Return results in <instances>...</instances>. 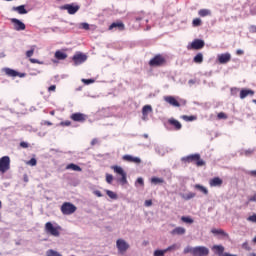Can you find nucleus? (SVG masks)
<instances>
[{"label":"nucleus","instance_id":"f257e3e1","mask_svg":"<svg viewBox=\"0 0 256 256\" xmlns=\"http://www.w3.org/2000/svg\"><path fill=\"white\" fill-rule=\"evenodd\" d=\"M187 253H190L192 256H208L209 248L205 246H196V247L187 246L184 248L183 254L187 255Z\"/></svg>","mask_w":256,"mask_h":256},{"label":"nucleus","instance_id":"f03ea898","mask_svg":"<svg viewBox=\"0 0 256 256\" xmlns=\"http://www.w3.org/2000/svg\"><path fill=\"white\" fill-rule=\"evenodd\" d=\"M110 169H112V171L115 173L118 183H121V185H126L127 173H125V170H123L121 166L117 165L111 166Z\"/></svg>","mask_w":256,"mask_h":256},{"label":"nucleus","instance_id":"7ed1b4c3","mask_svg":"<svg viewBox=\"0 0 256 256\" xmlns=\"http://www.w3.org/2000/svg\"><path fill=\"white\" fill-rule=\"evenodd\" d=\"M181 161H183L184 163H193L194 161H196V165L198 167H203V165H205V161L201 160V155L199 154H191L186 157H182Z\"/></svg>","mask_w":256,"mask_h":256},{"label":"nucleus","instance_id":"20e7f679","mask_svg":"<svg viewBox=\"0 0 256 256\" xmlns=\"http://www.w3.org/2000/svg\"><path fill=\"white\" fill-rule=\"evenodd\" d=\"M63 215H73L77 211V206L71 202H64L60 208Z\"/></svg>","mask_w":256,"mask_h":256},{"label":"nucleus","instance_id":"39448f33","mask_svg":"<svg viewBox=\"0 0 256 256\" xmlns=\"http://www.w3.org/2000/svg\"><path fill=\"white\" fill-rule=\"evenodd\" d=\"M61 230V227L57 226H53V223L51 222H47L45 224V231L49 234L52 235L53 237H59V235H61V233L59 232Z\"/></svg>","mask_w":256,"mask_h":256},{"label":"nucleus","instance_id":"423d86ee","mask_svg":"<svg viewBox=\"0 0 256 256\" xmlns=\"http://www.w3.org/2000/svg\"><path fill=\"white\" fill-rule=\"evenodd\" d=\"M11 169V158L3 156L0 158V173H7Z\"/></svg>","mask_w":256,"mask_h":256},{"label":"nucleus","instance_id":"0eeeda50","mask_svg":"<svg viewBox=\"0 0 256 256\" xmlns=\"http://www.w3.org/2000/svg\"><path fill=\"white\" fill-rule=\"evenodd\" d=\"M164 101L171 105L172 107H179L180 105H185V100H177L175 96H164Z\"/></svg>","mask_w":256,"mask_h":256},{"label":"nucleus","instance_id":"6e6552de","mask_svg":"<svg viewBox=\"0 0 256 256\" xmlns=\"http://www.w3.org/2000/svg\"><path fill=\"white\" fill-rule=\"evenodd\" d=\"M60 9L62 11H68L69 15H75V13H77V11H79L81 9V6H79L78 4H65L63 6H60Z\"/></svg>","mask_w":256,"mask_h":256},{"label":"nucleus","instance_id":"1a4fd4ad","mask_svg":"<svg viewBox=\"0 0 256 256\" xmlns=\"http://www.w3.org/2000/svg\"><path fill=\"white\" fill-rule=\"evenodd\" d=\"M72 61L76 66L82 65V63H85V61H87V56L83 52H76L75 55L72 57Z\"/></svg>","mask_w":256,"mask_h":256},{"label":"nucleus","instance_id":"9d476101","mask_svg":"<svg viewBox=\"0 0 256 256\" xmlns=\"http://www.w3.org/2000/svg\"><path fill=\"white\" fill-rule=\"evenodd\" d=\"M70 119L76 123H85L87 121V115L81 112H76L71 114Z\"/></svg>","mask_w":256,"mask_h":256},{"label":"nucleus","instance_id":"9b49d317","mask_svg":"<svg viewBox=\"0 0 256 256\" xmlns=\"http://www.w3.org/2000/svg\"><path fill=\"white\" fill-rule=\"evenodd\" d=\"M217 61L220 63V65H226V63H229V61H231V53L226 52L218 54Z\"/></svg>","mask_w":256,"mask_h":256},{"label":"nucleus","instance_id":"f8f14e48","mask_svg":"<svg viewBox=\"0 0 256 256\" xmlns=\"http://www.w3.org/2000/svg\"><path fill=\"white\" fill-rule=\"evenodd\" d=\"M153 113V107L151 105H145L142 108V121H147L149 119V115Z\"/></svg>","mask_w":256,"mask_h":256},{"label":"nucleus","instance_id":"ddd939ff","mask_svg":"<svg viewBox=\"0 0 256 256\" xmlns=\"http://www.w3.org/2000/svg\"><path fill=\"white\" fill-rule=\"evenodd\" d=\"M205 47V41L201 39H195L190 45H188V49H203Z\"/></svg>","mask_w":256,"mask_h":256},{"label":"nucleus","instance_id":"4468645a","mask_svg":"<svg viewBox=\"0 0 256 256\" xmlns=\"http://www.w3.org/2000/svg\"><path fill=\"white\" fill-rule=\"evenodd\" d=\"M116 247H117L119 253H125V251H127V249H129V245H127V242H125V240H123V239L117 240Z\"/></svg>","mask_w":256,"mask_h":256},{"label":"nucleus","instance_id":"2eb2a0df","mask_svg":"<svg viewBox=\"0 0 256 256\" xmlns=\"http://www.w3.org/2000/svg\"><path fill=\"white\" fill-rule=\"evenodd\" d=\"M3 71L8 77H25V73H19L11 68H4Z\"/></svg>","mask_w":256,"mask_h":256},{"label":"nucleus","instance_id":"dca6fc26","mask_svg":"<svg viewBox=\"0 0 256 256\" xmlns=\"http://www.w3.org/2000/svg\"><path fill=\"white\" fill-rule=\"evenodd\" d=\"M11 23L14 24V29L16 31H25V23L21 22V20L12 18Z\"/></svg>","mask_w":256,"mask_h":256},{"label":"nucleus","instance_id":"f3484780","mask_svg":"<svg viewBox=\"0 0 256 256\" xmlns=\"http://www.w3.org/2000/svg\"><path fill=\"white\" fill-rule=\"evenodd\" d=\"M164 63H165V58H163V56L161 55L155 56L153 59L150 60V65L152 67L163 65Z\"/></svg>","mask_w":256,"mask_h":256},{"label":"nucleus","instance_id":"a211bd4d","mask_svg":"<svg viewBox=\"0 0 256 256\" xmlns=\"http://www.w3.org/2000/svg\"><path fill=\"white\" fill-rule=\"evenodd\" d=\"M113 29H117L118 31H124L125 30V24H123V22H113L109 26V31H113Z\"/></svg>","mask_w":256,"mask_h":256},{"label":"nucleus","instance_id":"6ab92c4d","mask_svg":"<svg viewBox=\"0 0 256 256\" xmlns=\"http://www.w3.org/2000/svg\"><path fill=\"white\" fill-rule=\"evenodd\" d=\"M210 187H221L223 185V180L219 177H214L209 181Z\"/></svg>","mask_w":256,"mask_h":256},{"label":"nucleus","instance_id":"aec40b11","mask_svg":"<svg viewBox=\"0 0 256 256\" xmlns=\"http://www.w3.org/2000/svg\"><path fill=\"white\" fill-rule=\"evenodd\" d=\"M169 125H172V127H174V129H176V131H181V128L183 127L181 125V122H179L178 120H175V118H170L168 120Z\"/></svg>","mask_w":256,"mask_h":256},{"label":"nucleus","instance_id":"412c9836","mask_svg":"<svg viewBox=\"0 0 256 256\" xmlns=\"http://www.w3.org/2000/svg\"><path fill=\"white\" fill-rule=\"evenodd\" d=\"M212 251H214V253H216L219 256H223L224 251H225V247H223L222 245H214L212 247Z\"/></svg>","mask_w":256,"mask_h":256},{"label":"nucleus","instance_id":"4be33fe9","mask_svg":"<svg viewBox=\"0 0 256 256\" xmlns=\"http://www.w3.org/2000/svg\"><path fill=\"white\" fill-rule=\"evenodd\" d=\"M249 95L253 96L255 95V92L249 89H243L240 91V99H245L246 97H249Z\"/></svg>","mask_w":256,"mask_h":256},{"label":"nucleus","instance_id":"5701e85b","mask_svg":"<svg viewBox=\"0 0 256 256\" xmlns=\"http://www.w3.org/2000/svg\"><path fill=\"white\" fill-rule=\"evenodd\" d=\"M54 57L58 59V61H65V59H67V53L62 52L61 50H57L54 54Z\"/></svg>","mask_w":256,"mask_h":256},{"label":"nucleus","instance_id":"b1692460","mask_svg":"<svg viewBox=\"0 0 256 256\" xmlns=\"http://www.w3.org/2000/svg\"><path fill=\"white\" fill-rule=\"evenodd\" d=\"M194 189H196L197 191H200V193H203V195H209V190L207 189V187L201 184H196L194 186Z\"/></svg>","mask_w":256,"mask_h":256},{"label":"nucleus","instance_id":"393cba45","mask_svg":"<svg viewBox=\"0 0 256 256\" xmlns=\"http://www.w3.org/2000/svg\"><path fill=\"white\" fill-rule=\"evenodd\" d=\"M12 11H17V13H19V15H27V9H25V5L13 7Z\"/></svg>","mask_w":256,"mask_h":256},{"label":"nucleus","instance_id":"a878e982","mask_svg":"<svg viewBox=\"0 0 256 256\" xmlns=\"http://www.w3.org/2000/svg\"><path fill=\"white\" fill-rule=\"evenodd\" d=\"M187 230L183 227H176L172 230L171 234L172 235H185Z\"/></svg>","mask_w":256,"mask_h":256},{"label":"nucleus","instance_id":"bb28decb","mask_svg":"<svg viewBox=\"0 0 256 256\" xmlns=\"http://www.w3.org/2000/svg\"><path fill=\"white\" fill-rule=\"evenodd\" d=\"M66 169L67 170H71V171H78V172H81L83 171V169L81 168V166L77 165V164H73V163H70L66 166Z\"/></svg>","mask_w":256,"mask_h":256},{"label":"nucleus","instance_id":"cd10ccee","mask_svg":"<svg viewBox=\"0 0 256 256\" xmlns=\"http://www.w3.org/2000/svg\"><path fill=\"white\" fill-rule=\"evenodd\" d=\"M143 18H141V17H136L135 19H131V23H134L133 25H132V27H133V29H139V27H141V20H142Z\"/></svg>","mask_w":256,"mask_h":256},{"label":"nucleus","instance_id":"c85d7f7f","mask_svg":"<svg viewBox=\"0 0 256 256\" xmlns=\"http://www.w3.org/2000/svg\"><path fill=\"white\" fill-rule=\"evenodd\" d=\"M150 181L152 185H161V183H165V180L163 178L158 177H152Z\"/></svg>","mask_w":256,"mask_h":256},{"label":"nucleus","instance_id":"c756f323","mask_svg":"<svg viewBox=\"0 0 256 256\" xmlns=\"http://www.w3.org/2000/svg\"><path fill=\"white\" fill-rule=\"evenodd\" d=\"M129 163H134V165H139L141 163V158L137 156L129 155Z\"/></svg>","mask_w":256,"mask_h":256},{"label":"nucleus","instance_id":"7c9ffc66","mask_svg":"<svg viewBox=\"0 0 256 256\" xmlns=\"http://www.w3.org/2000/svg\"><path fill=\"white\" fill-rule=\"evenodd\" d=\"M211 233H213V235H222V237H227V234L223 231V229L213 228Z\"/></svg>","mask_w":256,"mask_h":256},{"label":"nucleus","instance_id":"2f4dec72","mask_svg":"<svg viewBox=\"0 0 256 256\" xmlns=\"http://www.w3.org/2000/svg\"><path fill=\"white\" fill-rule=\"evenodd\" d=\"M198 15L200 17H207V16L211 15V10H209V9H201V10L198 11Z\"/></svg>","mask_w":256,"mask_h":256},{"label":"nucleus","instance_id":"473e14b6","mask_svg":"<svg viewBox=\"0 0 256 256\" xmlns=\"http://www.w3.org/2000/svg\"><path fill=\"white\" fill-rule=\"evenodd\" d=\"M194 63H198L201 64L203 63V54L202 53H198L194 59H193Z\"/></svg>","mask_w":256,"mask_h":256},{"label":"nucleus","instance_id":"72a5a7b5","mask_svg":"<svg viewBox=\"0 0 256 256\" xmlns=\"http://www.w3.org/2000/svg\"><path fill=\"white\" fill-rule=\"evenodd\" d=\"M254 150L248 149V150H241L240 155H245V157H251L253 155Z\"/></svg>","mask_w":256,"mask_h":256},{"label":"nucleus","instance_id":"f704fd0d","mask_svg":"<svg viewBox=\"0 0 256 256\" xmlns=\"http://www.w3.org/2000/svg\"><path fill=\"white\" fill-rule=\"evenodd\" d=\"M181 221H183V223H188L189 225L194 222L193 218L189 216H182Z\"/></svg>","mask_w":256,"mask_h":256},{"label":"nucleus","instance_id":"c9c22d12","mask_svg":"<svg viewBox=\"0 0 256 256\" xmlns=\"http://www.w3.org/2000/svg\"><path fill=\"white\" fill-rule=\"evenodd\" d=\"M179 245L178 244H172L171 246L167 247L165 249V252L168 253V251H177V249H179Z\"/></svg>","mask_w":256,"mask_h":256},{"label":"nucleus","instance_id":"e433bc0d","mask_svg":"<svg viewBox=\"0 0 256 256\" xmlns=\"http://www.w3.org/2000/svg\"><path fill=\"white\" fill-rule=\"evenodd\" d=\"M197 194H195V192H188L187 194H185L184 199L186 201H189L190 199H194V197H196Z\"/></svg>","mask_w":256,"mask_h":256},{"label":"nucleus","instance_id":"4c0bfd02","mask_svg":"<svg viewBox=\"0 0 256 256\" xmlns=\"http://www.w3.org/2000/svg\"><path fill=\"white\" fill-rule=\"evenodd\" d=\"M165 253H167L166 251H165V249L164 250H155L154 251V253H153V256H165Z\"/></svg>","mask_w":256,"mask_h":256},{"label":"nucleus","instance_id":"58836bf2","mask_svg":"<svg viewBox=\"0 0 256 256\" xmlns=\"http://www.w3.org/2000/svg\"><path fill=\"white\" fill-rule=\"evenodd\" d=\"M182 119H184V121H196L197 120V116H187V115H184V116H182Z\"/></svg>","mask_w":256,"mask_h":256},{"label":"nucleus","instance_id":"ea45409f","mask_svg":"<svg viewBox=\"0 0 256 256\" xmlns=\"http://www.w3.org/2000/svg\"><path fill=\"white\" fill-rule=\"evenodd\" d=\"M106 194L108 195V197H110V199H117V194H115V192L111 190H106Z\"/></svg>","mask_w":256,"mask_h":256},{"label":"nucleus","instance_id":"a19ab883","mask_svg":"<svg viewBox=\"0 0 256 256\" xmlns=\"http://www.w3.org/2000/svg\"><path fill=\"white\" fill-rule=\"evenodd\" d=\"M33 53H35V46H32L31 49L26 52V57H33Z\"/></svg>","mask_w":256,"mask_h":256},{"label":"nucleus","instance_id":"79ce46f5","mask_svg":"<svg viewBox=\"0 0 256 256\" xmlns=\"http://www.w3.org/2000/svg\"><path fill=\"white\" fill-rule=\"evenodd\" d=\"M135 185H136V187H139V185H140V187H143V185H145V182L143 181V178L142 177L138 178L136 180Z\"/></svg>","mask_w":256,"mask_h":256},{"label":"nucleus","instance_id":"37998d69","mask_svg":"<svg viewBox=\"0 0 256 256\" xmlns=\"http://www.w3.org/2000/svg\"><path fill=\"white\" fill-rule=\"evenodd\" d=\"M192 25H193V27H199V26L201 25V19L195 18V19L192 21Z\"/></svg>","mask_w":256,"mask_h":256},{"label":"nucleus","instance_id":"c03bdc74","mask_svg":"<svg viewBox=\"0 0 256 256\" xmlns=\"http://www.w3.org/2000/svg\"><path fill=\"white\" fill-rule=\"evenodd\" d=\"M106 182L111 185L113 183V175L111 174H106Z\"/></svg>","mask_w":256,"mask_h":256},{"label":"nucleus","instance_id":"a18cd8bd","mask_svg":"<svg viewBox=\"0 0 256 256\" xmlns=\"http://www.w3.org/2000/svg\"><path fill=\"white\" fill-rule=\"evenodd\" d=\"M247 221H249L250 223H256V214H253L252 216H249L247 218Z\"/></svg>","mask_w":256,"mask_h":256},{"label":"nucleus","instance_id":"49530a36","mask_svg":"<svg viewBox=\"0 0 256 256\" xmlns=\"http://www.w3.org/2000/svg\"><path fill=\"white\" fill-rule=\"evenodd\" d=\"M28 165H31V167H35V165H37V159L31 158L28 162Z\"/></svg>","mask_w":256,"mask_h":256},{"label":"nucleus","instance_id":"de8ad7c7","mask_svg":"<svg viewBox=\"0 0 256 256\" xmlns=\"http://www.w3.org/2000/svg\"><path fill=\"white\" fill-rule=\"evenodd\" d=\"M242 249H245L246 251H251V246H249L248 242H244L242 244Z\"/></svg>","mask_w":256,"mask_h":256},{"label":"nucleus","instance_id":"09e8293b","mask_svg":"<svg viewBox=\"0 0 256 256\" xmlns=\"http://www.w3.org/2000/svg\"><path fill=\"white\" fill-rule=\"evenodd\" d=\"M62 127H71V121L66 120L60 123Z\"/></svg>","mask_w":256,"mask_h":256},{"label":"nucleus","instance_id":"8fccbe9b","mask_svg":"<svg viewBox=\"0 0 256 256\" xmlns=\"http://www.w3.org/2000/svg\"><path fill=\"white\" fill-rule=\"evenodd\" d=\"M246 175H251V177H256V170H248L246 171Z\"/></svg>","mask_w":256,"mask_h":256},{"label":"nucleus","instance_id":"3c124183","mask_svg":"<svg viewBox=\"0 0 256 256\" xmlns=\"http://www.w3.org/2000/svg\"><path fill=\"white\" fill-rule=\"evenodd\" d=\"M217 117H218V119H227V114L220 112V113H218Z\"/></svg>","mask_w":256,"mask_h":256},{"label":"nucleus","instance_id":"603ef678","mask_svg":"<svg viewBox=\"0 0 256 256\" xmlns=\"http://www.w3.org/2000/svg\"><path fill=\"white\" fill-rule=\"evenodd\" d=\"M81 28L85 29V31H89V24L88 23H81Z\"/></svg>","mask_w":256,"mask_h":256},{"label":"nucleus","instance_id":"864d4df0","mask_svg":"<svg viewBox=\"0 0 256 256\" xmlns=\"http://www.w3.org/2000/svg\"><path fill=\"white\" fill-rule=\"evenodd\" d=\"M20 147H22V149H27L29 147V143H27V142H20Z\"/></svg>","mask_w":256,"mask_h":256},{"label":"nucleus","instance_id":"5fc2aeb1","mask_svg":"<svg viewBox=\"0 0 256 256\" xmlns=\"http://www.w3.org/2000/svg\"><path fill=\"white\" fill-rule=\"evenodd\" d=\"M83 83H86V85H89L90 83H93V79H82Z\"/></svg>","mask_w":256,"mask_h":256},{"label":"nucleus","instance_id":"6e6d98bb","mask_svg":"<svg viewBox=\"0 0 256 256\" xmlns=\"http://www.w3.org/2000/svg\"><path fill=\"white\" fill-rule=\"evenodd\" d=\"M145 207H151V205H153V201L151 200H146L144 203Z\"/></svg>","mask_w":256,"mask_h":256},{"label":"nucleus","instance_id":"4d7b16f0","mask_svg":"<svg viewBox=\"0 0 256 256\" xmlns=\"http://www.w3.org/2000/svg\"><path fill=\"white\" fill-rule=\"evenodd\" d=\"M249 31H250V33H256V26L255 25H251L249 27Z\"/></svg>","mask_w":256,"mask_h":256},{"label":"nucleus","instance_id":"13d9d810","mask_svg":"<svg viewBox=\"0 0 256 256\" xmlns=\"http://www.w3.org/2000/svg\"><path fill=\"white\" fill-rule=\"evenodd\" d=\"M94 195H96V197H103V194L99 190L94 191Z\"/></svg>","mask_w":256,"mask_h":256},{"label":"nucleus","instance_id":"bf43d9fd","mask_svg":"<svg viewBox=\"0 0 256 256\" xmlns=\"http://www.w3.org/2000/svg\"><path fill=\"white\" fill-rule=\"evenodd\" d=\"M99 143V140L97 139V138H94V139H92V141H91V145L92 146H95V145H97Z\"/></svg>","mask_w":256,"mask_h":256},{"label":"nucleus","instance_id":"052dcab7","mask_svg":"<svg viewBox=\"0 0 256 256\" xmlns=\"http://www.w3.org/2000/svg\"><path fill=\"white\" fill-rule=\"evenodd\" d=\"M30 62L32 63H36L38 65H41V62H39V60L35 59V58H30Z\"/></svg>","mask_w":256,"mask_h":256},{"label":"nucleus","instance_id":"680f3d73","mask_svg":"<svg viewBox=\"0 0 256 256\" xmlns=\"http://www.w3.org/2000/svg\"><path fill=\"white\" fill-rule=\"evenodd\" d=\"M55 89H57V86L51 85V86L48 88V91H49V93H51V91H55Z\"/></svg>","mask_w":256,"mask_h":256},{"label":"nucleus","instance_id":"e2e57ef3","mask_svg":"<svg viewBox=\"0 0 256 256\" xmlns=\"http://www.w3.org/2000/svg\"><path fill=\"white\" fill-rule=\"evenodd\" d=\"M42 125H47L48 127H51V125H53V123L45 120V121L42 122Z\"/></svg>","mask_w":256,"mask_h":256},{"label":"nucleus","instance_id":"0e129e2a","mask_svg":"<svg viewBox=\"0 0 256 256\" xmlns=\"http://www.w3.org/2000/svg\"><path fill=\"white\" fill-rule=\"evenodd\" d=\"M249 201L256 203V193L252 197L249 198Z\"/></svg>","mask_w":256,"mask_h":256},{"label":"nucleus","instance_id":"69168bd1","mask_svg":"<svg viewBox=\"0 0 256 256\" xmlns=\"http://www.w3.org/2000/svg\"><path fill=\"white\" fill-rule=\"evenodd\" d=\"M245 52L243 51V50H241V49H238L237 51H236V54L237 55H243Z\"/></svg>","mask_w":256,"mask_h":256},{"label":"nucleus","instance_id":"338daca9","mask_svg":"<svg viewBox=\"0 0 256 256\" xmlns=\"http://www.w3.org/2000/svg\"><path fill=\"white\" fill-rule=\"evenodd\" d=\"M222 256H237L236 254H231V253H228V252H225L224 255Z\"/></svg>","mask_w":256,"mask_h":256},{"label":"nucleus","instance_id":"774afa93","mask_svg":"<svg viewBox=\"0 0 256 256\" xmlns=\"http://www.w3.org/2000/svg\"><path fill=\"white\" fill-rule=\"evenodd\" d=\"M251 14H252V15H256V6L251 9Z\"/></svg>","mask_w":256,"mask_h":256}]
</instances>
